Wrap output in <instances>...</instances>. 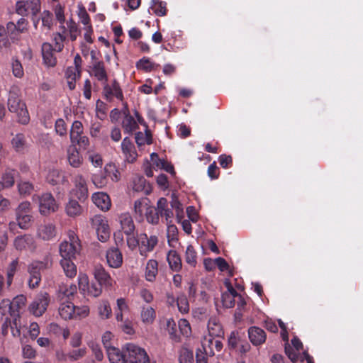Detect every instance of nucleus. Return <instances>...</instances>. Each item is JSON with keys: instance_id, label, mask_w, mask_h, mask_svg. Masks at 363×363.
Listing matches in <instances>:
<instances>
[{"instance_id": "nucleus-21", "label": "nucleus", "mask_w": 363, "mask_h": 363, "mask_svg": "<svg viewBox=\"0 0 363 363\" xmlns=\"http://www.w3.org/2000/svg\"><path fill=\"white\" fill-rule=\"evenodd\" d=\"M122 152L128 162H134L138 157L135 147L131 140L128 138H125L121 143Z\"/></svg>"}, {"instance_id": "nucleus-9", "label": "nucleus", "mask_w": 363, "mask_h": 363, "mask_svg": "<svg viewBox=\"0 0 363 363\" xmlns=\"http://www.w3.org/2000/svg\"><path fill=\"white\" fill-rule=\"evenodd\" d=\"M50 301V295L47 292H40L29 305V312L36 317L41 316L46 311Z\"/></svg>"}, {"instance_id": "nucleus-59", "label": "nucleus", "mask_w": 363, "mask_h": 363, "mask_svg": "<svg viewBox=\"0 0 363 363\" xmlns=\"http://www.w3.org/2000/svg\"><path fill=\"white\" fill-rule=\"evenodd\" d=\"M179 328L181 333L186 337L191 335V330L189 321L186 319H180L178 323Z\"/></svg>"}, {"instance_id": "nucleus-49", "label": "nucleus", "mask_w": 363, "mask_h": 363, "mask_svg": "<svg viewBox=\"0 0 363 363\" xmlns=\"http://www.w3.org/2000/svg\"><path fill=\"white\" fill-rule=\"evenodd\" d=\"M145 179L143 176L135 175L132 180V189L137 192L142 191L145 185Z\"/></svg>"}, {"instance_id": "nucleus-17", "label": "nucleus", "mask_w": 363, "mask_h": 363, "mask_svg": "<svg viewBox=\"0 0 363 363\" xmlns=\"http://www.w3.org/2000/svg\"><path fill=\"white\" fill-rule=\"evenodd\" d=\"M90 69V75L94 77L102 84L108 82V73L102 61L95 60Z\"/></svg>"}, {"instance_id": "nucleus-31", "label": "nucleus", "mask_w": 363, "mask_h": 363, "mask_svg": "<svg viewBox=\"0 0 363 363\" xmlns=\"http://www.w3.org/2000/svg\"><path fill=\"white\" fill-rule=\"evenodd\" d=\"M81 70L78 68L69 67L65 71V77L67 79L68 87L70 90H73L76 86V80L79 79Z\"/></svg>"}, {"instance_id": "nucleus-62", "label": "nucleus", "mask_w": 363, "mask_h": 363, "mask_svg": "<svg viewBox=\"0 0 363 363\" xmlns=\"http://www.w3.org/2000/svg\"><path fill=\"white\" fill-rule=\"evenodd\" d=\"M164 159H160L157 153H152L150 155V164L155 169H161L164 167Z\"/></svg>"}, {"instance_id": "nucleus-56", "label": "nucleus", "mask_w": 363, "mask_h": 363, "mask_svg": "<svg viewBox=\"0 0 363 363\" xmlns=\"http://www.w3.org/2000/svg\"><path fill=\"white\" fill-rule=\"evenodd\" d=\"M105 173L112 181L117 182L119 179V172L116 166L112 164H108L104 167Z\"/></svg>"}, {"instance_id": "nucleus-20", "label": "nucleus", "mask_w": 363, "mask_h": 363, "mask_svg": "<svg viewBox=\"0 0 363 363\" xmlns=\"http://www.w3.org/2000/svg\"><path fill=\"white\" fill-rule=\"evenodd\" d=\"M74 192L75 196L80 201H84L88 196L86 182L82 175H77L74 179Z\"/></svg>"}, {"instance_id": "nucleus-38", "label": "nucleus", "mask_w": 363, "mask_h": 363, "mask_svg": "<svg viewBox=\"0 0 363 363\" xmlns=\"http://www.w3.org/2000/svg\"><path fill=\"white\" fill-rule=\"evenodd\" d=\"M18 172L16 169L6 168L2 174L1 182L6 188L13 186L15 183V178Z\"/></svg>"}, {"instance_id": "nucleus-63", "label": "nucleus", "mask_w": 363, "mask_h": 363, "mask_svg": "<svg viewBox=\"0 0 363 363\" xmlns=\"http://www.w3.org/2000/svg\"><path fill=\"white\" fill-rule=\"evenodd\" d=\"M22 354L24 358L33 359L36 356V351L32 346L25 345L22 347Z\"/></svg>"}, {"instance_id": "nucleus-16", "label": "nucleus", "mask_w": 363, "mask_h": 363, "mask_svg": "<svg viewBox=\"0 0 363 363\" xmlns=\"http://www.w3.org/2000/svg\"><path fill=\"white\" fill-rule=\"evenodd\" d=\"M36 236L44 241H50L57 236L56 226L50 223H43L37 228Z\"/></svg>"}, {"instance_id": "nucleus-4", "label": "nucleus", "mask_w": 363, "mask_h": 363, "mask_svg": "<svg viewBox=\"0 0 363 363\" xmlns=\"http://www.w3.org/2000/svg\"><path fill=\"white\" fill-rule=\"evenodd\" d=\"M91 228L95 230L98 239L102 242H106L110 238V228L108 220L102 215H94L90 218Z\"/></svg>"}, {"instance_id": "nucleus-57", "label": "nucleus", "mask_w": 363, "mask_h": 363, "mask_svg": "<svg viewBox=\"0 0 363 363\" xmlns=\"http://www.w3.org/2000/svg\"><path fill=\"white\" fill-rule=\"evenodd\" d=\"M18 189L21 195L28 196L33 191V185L29 182H21L18 184Z\"/></svg>"}, {"instance_id": "nucleus-34", "label": "nucleus", "mask_w": 363, "mask_h": 363, "mask_svg": "<svg viewBox=\"0 0 363 363\" xmlns=\"http://www.w3.org/2000/svg\"><path fill=\"white\" fill-rule=\"evenodd\" d=\"M156 318V312L155 309L149 306H142L140 311V318L142 322L146 325L153 323Z\"/></svg>"}, {"instance_id": "nucleus-58", "label": "nucleus", "mask_w": 363, "mask_h": 363, "mask_svg": "<svg viewBox=\"0 0 363 363\" xmlns=\"http://www.w3.org/2000/svg\"><path fill=\"white\" fill-rule=\"evenodd\" d=\"M11 68L13 74L17 78H21L23 74V69L21 62L16 59H12Z\"/></svg>"}, {"instance_id": "nucleus-45", "label": "nucleus", "mask_w": 363, "mask_h": 363, "mask_svg": "<svg viewBox=\"0 0 363 363\" xmlns=\"http://www.w3.org/2000/svg\"><path fill=\"white\" fill-rule=\"evenodd\" d=\"M185 261L187 264L192 267H195L197 264L196 252L192 245H189L186 250Z\"/></svg>"}, {"instance_id": "nucleus-51", "label": "nucleus", "mask_w": 363, "mask_h": 363, "mask_svg": "<svg viewBox=\"0 0 363 363\" xmlns=\"http://www.w3.org/2000/svg\"><path fill=\"white\" fill-rule=\"evenodd\" d=\"M62 179L61 172L55 169L50 170L46 177L47 181L52 185L58 184Z\"/></svg>"}, {"instance_id": "nucleus-50", "label": "nucleus", "mask_w": 363, "mask_h": 363, "mask_svg": "<svg viewBox=\"0 0 363 363\" xmlns=\"http://www.w3.org/2000/svg\"><path fill=\"white\" fill-rule=\"evenodd\" d=\"M71 143L74 145L73 146L77 145L83 150H86L90 145L89 138L84 134L72 139Z\"/></svg>"}, {"instance_id": "nucleus-13", "label": "nucleus", "mask_w": 363, "mask_h": 363, "mask_svg": "<svg viewBox=\"0 0 363 363\" xmlns=\"http://www.w3.org/2000/svg\"><path fill=\"white\" fill-rule=\"evenodd\" d=\"M78 281L79 289L82 291L86 290L88 295L98 297L101 294L103 286L97 285L95 283L89 284L86 275L80 274L78 277Z\"/></svg>"}, {"instance_id": "nucleus-43", "label": "nucleus", "mask_w": 363, "mask_h": 363, "mask_svg": "<svg viewBox=\"0 0 363 363\" xmlns=\"http://www.w3.org/2000/svg\"><path fill=\"white\" fill-rule=\"evenodd\" d=\"M135 142L140 147L145 144L150 145L152 143V135L148 129L145 133L138 132L135 134Z\"/></svg>"}, {"instance_id": "nucleus-1", "label": "nucleus", "mask_w": 363, "mask_h": 363, "mask_svg": "<svg viewBox=\"0 0 363 363\" xmlns=\"http://www.w3.org/2000/svg\"><path fill=\"white\" fill-rule=\"evenodd\" d=\"M20 95L21 89L18 86H12L9 94L8 107L11 112L16 114L19 123L27 124L30 121V116L26 104L20 99Z\"/></svg>"}, {"instance_id": "nucleus-11", "label": "nucleus", "mask_w": 363, "mask_h": 363, "mask_svg": "<svg viewBox=\"0 0 363 363\" xmlns=\"http://www.w3.org/2000/svg\"><path fill=\"white\" fill-rule=\"evenodd\" d=\"M13 246L18 251L34 252L36 249V242L31 235L25 234L15 238Z\"/></svg>"}, {"instance_id": "nucleus-12", "label": "nucleus", "mask_w": 363, "mask_h": 363, "mask_svg": "<svg viewBox=\"0 0 363 363\" xmlns=\"http://www.w3.org/2000/svg\"><path fill=\"white\" fill-rule=\"evenodd\" d=\"M158 242L157 237L151 235L148 237L145 233L139 235V252L140 255L146 257L147 254L153 250Z\"/></svg>"}, {"instance_id": "nucleus-30", "label": "nucleus", "mask_w": 363, "mask_h": 363, "mask_svg": "<svg viewBox=\"0 0 363 363\" xmlns=\"http://www.w3.org/2000/svg\"><path fill=\"white\" fill-rule=\"evenodd\" d=\"M208 332L209 336L221 337L224 333L219 320L216 317H211L208 323Z\"/></svg>"}, {"instance_id": "nucleus-33", "label": "nucleus", "mask_w": 363, "mask_h": 363, "mask_svg": "<svg viewBox=\"0 0 363 363\" xmlns=\"http://www.w3.org/2000/svg\"><path fill=\"white\" fill-rule=\"evenodd\" d=\"M86 347H82L69 351L67 354H62V356L58 355V359L61 361H77L84 357L86 355Z\"/></svg>"}, {"instance_id": "nucleus-25", "label": "nucleus", "mask_w": 363, "mask_h": 363, "mask_svg": "<svg viewBox=\"0 0 363 363\" xmlns=\"http://www.w3.org/2000/svg\"><path fill=\"white\" fill-rule=\"evenodd\" d=\"M92 201L94 203L101 211H107L111 206L109 196L104 192L94 193L92 195Z\"/></svg>"}, {"instance_id": "nucleus-60", "label": "nucleus", "mask_w": 363, "mask_h": 363, "mask_svg": "<svg viewBox=\"0 0 363 363\" xmlns=\"http://www.w3.org/2000/svg\"><path fill=\"white\" fill-rule=\"evenodd\" d=\"M89 311L88 306H74V318H84L89 315Z\"/></svg>"}, {"instance_id": "nucleus-22", "label": "nucleus", "mask_w": 363, "mask_h": 363, "mask_svg": "<svg viewBox=\"0 0 363 363\" xmlns=\"http://www.w3.org/2000/svg\"><path fill=\"white\" fill-rule=\"evenodd\" d=\"M60 302L58 313L64 320H71L74 318V305L69 300L58 301Z\"/></svg>"}, {"instance_id": "nucleus-18", "label": "nucleus", "mask_w": 363, "mask_h": 363, "mask_svg": "<svg viewBox=\"0 0 363 363\" xmlns=\"http://www.w3.org/2000/svg\"><path fill=\"white\" fill-rule=\"evenodd\" d=\"M94 275L99 285L108 289L113 286V279L102 266L98 265L95 267Z\"/></svg>"}, {"instance_id": "nucleus-64", "label": "nucleus", "mask_w": 363, "mask_h": 363, "mask_svg": "<svg viewBox=\"0 0 363 363\" xmlns=\"http://www.w3.org/2000/svg\"><path fill=\"white\" fill-rule=\"evenodd\" d=\"M28 334L31 340H35L40 334V326L36 322H33L29 325Z\"/></svg>"}, {"instance_id": "nucleus-14", "label": "nucleus", "mask_w": 363, "mask_h": 363, "mask_svg": "<svg viewBox=\"0 0 363 363\" xmlns=\"http://www.w3.org/2000/svg\"><path fill=\"white\" fill-rule=\"evenodd\" d=\"M77 291L76 284L72 283H60L56 290V299L57 301H71V298L74 296Z\"/></svg>"}, {"instance_id": "nucleus-46", "label": "nucleus", "mask_w": 363, "mask_h": 363, "mask_svg": "<svg viewBox=\"0 0 363 363\" xmlns=\"http://www.w3.org/2000/svg\"><path fill=\"white\" fill-rule=\"evenodd\" d=\"M11 145L16 151H22L26 145L25 136L21 133L16 134L11 140Z\"/></svg>"}, {"instance_id": "nucleus-2", "label": "nucleus", "mask_w": 363, "mask_h": 363, "mask_svg": "<svg viewBox=\"0 0 363 363\" xmlns=\"http://www.w3.org/2000/svg\"><path fill=\"white\" fill-rule=\"evenodd\" d=\"M52 265V259L50 255L44 257L42 261H33L28 267L30 277L28 285L30 288L38 286L41 280V271L50 269Z\"/></svg>"}, {"instance_id": "nucleus-52", "label": "nucleus", "mask_w": 363, "mask_h": 363, "mask_svg": "<svg viewBox=\"0 0 363 363\" xmlns=\"http://www.w3.org/2000/svg\"><path fill=\"white\" fill-rule=\"evenodd\" d=\"M83 133H84V128H83V125H82V122H80L79 121H74L72 125L70 133H69L70 140L73 138H75L76 137H77L79 135H82Z\"/></svg>"}, {"instance_id": "nucleus-40", "label": "nucleus", "mask_w": 363, "mask_h": 363, "mask_svg": "<svg viewBox=\"0 0 363 363\" xmlns=\"http://www.w3.org/2000/svg\"><path fill=\"white\" fill-rule=\"evenodd\" d=\"M122 127L125 133L130 134L138 128V123L132 116L127 113L122 121Z\"/></svg>"}, {"instance_id": "nucleus-42", "label": "nucleus", "mask_w": 363, "mask_h": 363, "mask_svg": "<svg viewBox=\"0 0 363 363\" xmlns=\"http://www.w3.org/2000/svg\"><path fill=\"white\" fill-rule=\"evenodd\" d=\"M65 211L67 214L70 217H76L79 216L82 212V208L75 200H69L66 205Z\"/></svg>"}, {"instance_id": "nucleus-7", "label": "nucleus", "mask_w": 363, "mask_h": 363, "mask_svg": "<svg viewBox=\"0 0 363 363\" xmlns=\"http://www.w3.org/2000/svg\"><path fill=\"white\" fill-rule=\"evenodd\" d=\"M228 347L240 354H245L250 350V345L245 340L244 335L238 331H232L228 338Z\"/></svg>"}, {"instance_id": "nucleus-5", "label": "nucleus", "mask_w": 363, "mask_h": 363, "mask_svg": "<svg viewBox=\"0 0 363 363\" xmlns=\"http://www.w3.org/2000/svg\"><path fill=\"white\" fill-rule=\"evenodd\" d=\"M126 363H148L149 357L146 351L133 343H127L123 347Z\"/></svg>"}, {"instance_id": "nucleus-3", "label": "nucleus", "mask_w": 363, "mask_h": 363, "mask_svg": "<svg viewBox=\"0 0 363 363\" xmlns=\"http://www.w3.org/2000/svg\"><path fill=\"white\" fill-rule=\"evenodd\" d=\"M69 240L62 242L60 245V254L62 259H74L80 250V242L77 235L70 231Z\"/></svg>"}, {"instance_id": "nucleus-61", "label": "nucleus", "mask_w": 363, "mask_h": 363, "mask_svg": "<svg viewBox=\"0 0 363 363\" xmlns=\"http://www.w3.org/2000/svg\"><path fill=\"white\" fill-rule=\"evenodd\" d=\"M180 363H192L193 352L186 348L182 349L179 355Z\"/></svg>"}, {"instance_id": "nucleus-19", "label": "nucleus", "mask_w": 363, "mask_h": 363, "mask_svg": "<svg viewBox=\"0 0 363 363\" xmlns=\"http://www.w3.org/2000/svg\"><path fill=\"white\" fill-rule=\"evenodd\" d=\"M106 262L111 268H119L123 264V255L118 247H112L106 253Z\"/></svg>"}, {"instance_id": "nucleus-39", "label": "nucleus", "mask_w": 363, "mask_h": 363, "mask_svg": "<svg viewBox=\"0 0 363 363\" xmlns=\"http://www.w3.org/2000/svg\"><path fill=\"white\" fill-rule=\"evenodd\" d=\"M73 259H62L60 261L61 267L65 275L69 278H73L77 274V267L72 261Z\"/></svg>"}, {"instance_id": "nucleus-27", "label": "nucleus", "mask_w": 363, "mask_h": 363, "mask_svg": "<svg viewBox=\"0 0 363 363\" xmlns=\"http://www.w3.org/2000/svg\"><path fill=\"white\" fill-rule=\"evenodd\" d=\"M158 274V262L153 259L147 262L144 277L147 281L154 282Z\"/></svg>"}, {"instance_id": "nucleus-53", "label": "nucleus", "mask_w": 363, "mask_h": 363, "mask_svg": "<svg viewBox=\"0 0 363 363\" xmlns=\"http://www.w3.org/2000/svg\"><path fill=\"white\" fill-rule=\"evenodd\" d=\"M177 304L179 311L182 313H186L189 311V305L187 298L184 295H179L177 298Z\"/></svg>"}, {"instance_id": "nucleus-29", "label": "nucleus", "mask_w": 363, "mask_h": 363, "mask_svg": "<svg viewBox=\"0 0 363 363\" xmlns=\"http://www.w3.org/2000/svg\"><path fill=\"white\" fill-rule=\"evenodd\" d=\"M157 208H156L158 215L162 217H165L167 223H171L170 219L173 216V213L171 209L168 208L167 200L165 198H160L157 203Z\"/></svg>"}, {"instance_id": "nucleus-48", "label": "nucleus", "mask_w": 363, "mask_h": 363, "mask_svg": "<svg viewBox=\"0 0 363 363\" xmlns=\"http://www.w3.org/2000/svg\"><path fill=\"white\" fill-rule=\"evenodd\" d=\"M106 174L102 172L94 174L91 177V181L93 184L97 188H103L107 184Z\"/></svg>"}, {"instance_id": "nucleus-36", "label": "nucleus", "mask_w": 363, "mask_h": 363, "mask_svg": "<svg viewBox=\"0 0 363 363\" xmlns=\"http://www.w3.org/2000/svg\"><path fill=\"white\" fill-rule=\"evenodd\" d=\"M97 312L99 318L107 320L112 315V309L108 300H101L97 306Z\"/></svg>"}, {"instance_id": "nucleus-10", "label": "nucleus", "mask_w": 363, "mask_h": 363, "mask_svg": "<svg viewBox=\"0 0 363 363\" xmlns=\"http://www.w3.org/2000/svg\"><path fill=\"white\" fill-rule=\"evenodd\" d=\"M40 10V0L18 1L16 4V11L21 16H35Z\"/></svg>"}, {"instance_id": "nucleus-26", "label": "nucleus", "mask_w": 363, "mask_h": 363, "mask_svg": "<svg viewBox=\"0 0 363 363\" xmlns=\"http://www.w3.org/2000/svg\"><path fill=\"white\" fill-rule=\"evenodd\" d=\"M118 222L120 223L121 228L125 235H129L134 233L135 226L129 213H123L118 216Z\"/></svg>"}, {"instance_id": "nucleus-24", "label": "nucleus", "mask_w": 363, "mask_h": 363, "mask_svg": "<svg viewBox=\"0 0 363 363\" xmlns=\"http://www.w3.org/2000/svg\"><path fill=\"white\" fill-rule=\"evenodd\" d=\"M41 50L44 64L48 67H55L57 63V59L54 55L52 45L48 43H44L42 45Z\"/></svg>"}, {"instance_id": "nucleus-37", "label": "nucleus", "mask_w": 363, "mask_h": 363, "mask_svg": "<svg viewBox=\"0 0 363 363\" xmlns=\"http://www.w3.org/2000/svg\"><path fill=\"white\" fill-rule=\"evenodd\" d=\"M169 266L172 271L179 272L182 269V260L180 256L175 250L169 251L167 255Z\"/></svg>"}, {"instance_id": "nucleus-41", "label": "nucleus", "mask_w": 363, "mask_h": 363, "mask_svg": "<svg viewBox=\"0 0 363 363\" xmlns=\"http://www.w3.org/2000/svg\"><path fill=\"white\" fill-rule=\"evenodd\" d=\"M213 337L206 335L201 341V351L206 353L208 356H213L215 354V350L213 344Z\"/></svg>"}, {"instance_id": "nucleus-8", "label": "nucleus", "mask_w": 363, "mask_h": 363, "mask_svg": "<svg viewBox=\"0 0 363 363\" xmlns=\"http://www.w3.org/2000/svg\"><path fill=\"white\" fill-rule=\"evenodd\" d=\"M16 221L21 229H28L33 220L30 214V203L21 202L16 209Z\"/></svg>"}, {"instance_id": "nucleus-44", "label": "nucleus", "mask_w": 363, "mask_h": 363, "mask_svg": "<svg viewBox=\"0 0 363 363\" xmlns=\"http://www.w3.org/2000/svg\"><path fill=\"white\" fill-rule=\"evenodd\" d=\"M16 310L13 308V304L9 299H3L0 302V314L3 316L9 314L14 315Z\"/></svg>"}, {"instance_id": "nucleus-6", "label": "nucleus", "mask_w": 363, "mask_h": 363, "mask_svg": "<svg viewBox=\"0 0 363 363\" xmlns=\"http://www.w3.org/2000/svg\"><path fill=\"white\" fill-rule=\"evenodd\" d=\"M33 201L38 202L39 212L43 216H47L55 212L58 209V204L50 193H44L40 196H33Z\"/></svg>"}, {"instance_id": "nucleus-28", "label": "nucleus", "mask_w": 363, "mask_h": 363, "mask_svg": "<svg viewBox=\"0 0 363 363\" xmlns=\"http://www.w3.org/2000/svg\"><path fill=\"white\" fill-rule=\"evenodd\" d=\"M67 160L74 168H78L82 165L83 158L75 146H70L67 149Z\"/></svg>"}, {"instance_id": "nucleus-32", "label": "nucleus", "mask_w": 363, "mask_h": 363, "mask_svg": "<svg viewBox=\"0 0 363 363\" xmlns=\"http://www.w3.org/2000/svg\"><path fill=\"white\" fill-rule=\"evenodd\" d=\"M150 206L149 201L146 198L136 200L134 203V212L135 213L136 218L138 217L142 220Z\"/></svg>"}, {"instance_id": "nucleus-15", "label": "nucleus", "mask_w": 363, "mask_h": 363, "mask_svg": "<svg viewBox=\"0 0 363 363\" xmlns=\"http://www.w3.org/2000/svg\"><path fill=\"white\" fill-rule=\"evenodd\" d=\"M103 94L107 101H111L114 98L121 101L123 100V94L116 80L114 79L111 84L106 82V84H103Z\"/></svg>"}, {"instance_id": "nucleus-55", "label": "nucleus", "mask_w": 363, "mask_h": 363, "mask_svg": "<svg viewBox=\"0 0 363 363\" xmlns=\"http://www.w3.org/2000/svg\"><path fill=\"white\" fill-rule=\"evenodd\" d=\"M148 223L157 224L159 222V215L154 206H150L145 214Z\"/></svg>"}, {"instance_id": "nucleus-35", "label": "nucleus", "mask_w": 363, "mask_h": 363, "mask_svg": "<svg viewBox=\"0 0 363 363\" xmlns=\"http://www.w3.org/2000/svg\"><path fill=\"white\" fill-rule=\"evenodd\" d=\"M106 352L111 363H126L125 352L121 353L119 349L115 347H109Z\"/></svg>"}, {"instance_id": "nucleus-54", "label": "nucleus", "mask_w": 363, "mask_h": 363, "mask_svg": "<svg viewBox=\"0 0 363 363\" xmlns=\"http://www.w3.org/2000/svg\"><path fill=\"white\" fill-rule=\"evenodd\" d=\"M62 28L63 29L62 33H57L54 37V41H55V50L57 52L62 51V50L64 48L63 42L65 40V26H62Z\"/></svg>"}, {"instance_id": "nucleus-23", "label": "nucleus", "mask_w": 363, "mask_h": 363, "mask_svg": "<svg viewBox=\"0 0 363 363\" xmlns=\"http://www.w3.org/2000/svg\"><path fill=\"white\" fill-rule=\"evenodd\" d=\"M248 337L255 346L262 345L267 337L264 330L256 326H252L248 329Z\"/></svg>"}, {"instance_id": "nucleus-47", "label": "nucleus", "mask_w": 363, "mask_h": 363, "mask_svg": "<svg viewBox=\"0 0 363 363\" xmlns=\"http://www.w3.org/2000/svg\"><path fill=\"white\" fill-rule=\"evenodd\" d=\"M136 66L139 69L150 72L154 69L155 67H157L158 65H155L152 62L149 58L144 57L137 62Z\"/></svg>"}]
</instances>
